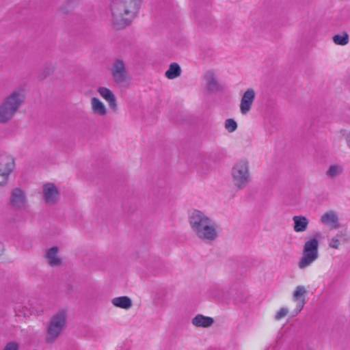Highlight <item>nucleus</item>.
I'll return each instance as SVG.
<instances>
[{
    "label": "nucleus",
    "instance_id": "nucleus-26",
    "mask_svg": "<svg viewBox=\"0 0 350 350\" xmlns=\"http://www.w3.org/2000/svg\"><path fill=\"white\" fill-rule=\"evenodd\" d=\"M288 312V310L286 307H282L275 313V319L279 321L285 317Z\"/></svg>",
    "mask_w": 350,
    "mask_h": 350
},
{
    "label": "nucleus",
    "instance_id": "nucleus-7",
    "mask_svg": "<svg viewBox=\"0 0 350 350\" xmlns=\"http://www.w3.org/2000/svg\"><path fill=\"white\" fill-rule=\"evenodd\" d=\"M110 73L113 81L118 85L129 84L131 77L127 71L126 63L122 59H116L111 64Z\"/></svg>",
    "mask_w": 350,
    "mask_h": 350
},
{
    "label": "nucleus",
    "instance_id": "nucleus-8",
    "mask_svg": "<svg viewBox=\"0 0 350 350\" xmlns=\"http://www.w3.org/2000/svg\"><path fill=\"white\" fill-rule=\"evenodd\" d=\"M10 204L16 210H23L27 206V200L25 193L19 188L14 189L10 195Z\"/></svg>",
    "mask_w": 350,
    "mask_h": 350
},
{
    "label": "nucleus",
    "instance_id": "nucleus-18",
    "mask_svg": "<svg viewBox=\"0 0 350 350\" xmlns=\"http://www.w3.org/2000/svg\"><path fill=\"white\" fill-rule=\"evenodd\" d=\"M347 234L344 231H338L334 236L332 237L328 240V245L330 248L334 250H339L342 244L347 242Z\"/></svg>",
    "mask_w": 350,
    "mask_h": 350
},
{
    "label": "nucleus",
    "instance_id": "nucleus-6",
    "mask_svg": "<svg viewBox=\"0 0 350 350\" xmlns=\"http://www.w3.org/2000/svg\"><path fill=\"white\" fill-rule=\"evenodd\" d=\"M317 233L316 236L307 240L303 246L301 256L298 262V267L300 269H305L312 265L319 258V241Z\"/></svg>",
    "mask_w": 350,
    "mask_h": 350
},
{
    "label": "nucleus",
    "instance_id": "nucleus-2",
    "mask_svg": "<svg viewBox=\"0 0 350 350\" xmlns=\"http://www.w3.org/2000/svg\"><path fill=\"white\" fill-rule=\"evenodd\" d=\"M142 0H113L111 5V21L114 27L129 25L137 15Z\"/></svg>",
    "mask_w": 350,
    "mask_h": 350
},
{
    "label": "nucleus",
    "instance_id": "nucleus-13",
    "mask_svg": "<svg viewBox=\"0 0 350 350\" xmlns=\"http://www.w3.org/2000/svg\"><path fill=\"white\" fill-rule=\"evenodd\" d=\"M320 221L322 224L329 227L330 229H338L340 226L338 213L333 210L325 212L321 216Z\"/></svg>",
    "mask_w": 350,
    "mask_h": 350
},
{
    "label": "nucleus",
    "instance_id": "nucleus-17",
    "mask_svg": "<svg viewBox=\"0 0 350 350\" xmlns=\"http://www.w3.org/2000/svg\"><path fill=\"white\" fill-rule=\"evenodd\" d=\"M345 166L342 163H335L330 164L325 171V176L330 180L336 179L343 175Z\"/></svg>",
    "mask_w": 350,
    "mask_h": 350
},
{
    "label": "nucleus",
    "instance_id": "nucleus-20",
    "mask_svg": "<svg viewBox=\"0 0 350 350\" xmlns=\"http://www.w3.org/2000/svg\"><path fill=\"white\" fill-rule=\"evenodd\" d=\"M0 169L9 173H12L14 169V158L10 154L0 155Z\"/></svg>",
    "mask_w": 350,
    "mask_h": 350
},
{
    "label": "nucleus",
    "instance_id": "nucleus-15",
    "mask_svg": "<svg viewBox=\"0 0 350 350\" xmlns=\"http://www.w3.org/2000/svg\"><path fill=\"white\" fill-rule=\"evenodd\" d=\"M44 256L47 264L52 267H60L62 264V258L59 255L58 247L55 246L48 249Z\"/></svg>",
    "mask_w": 350,
    "mask_h": 350
},
{
    "label": "nucleus",
    "instance_id": "nucleus-30",
    "mask_svg": "<svg viewBox=\"0 0 350 350\" xmlns=\"http://www.w3.org/2000/svg\"><path fill=\"white\" fill-rule=\"evenodd\" d=\"M3 244L0 242V256L3 254Z\"/></svg>",
    "mask_w": 350,
    "mask_h": 350
},
{
    "label": "nucleus",
    "instance_id": "nucleus-12",
    "mask_svg": "<svg viewBox=\"0 0 350 350\" xmlns=\"http://www.w3.org/2000/svg\"><path fill=\"white\" fill-rule=\"evenodd\" d=\"M44 200L47 204H53L57 202L59 193L57 187L51 183L43 185Z\"/></svg>",
    "mask_w": 350,
    "mask_h": 350
},
{
    "label": "nucleus",
    "instance_id": "nucleus-29",
    "mask_svg": "<svg viewBox=\"0 0 350 350\" xmlns=\"http://www.w3.org/2000/svg\"><path fill=\"white\" fill-rule=\"evenodd\" d=\"M10 176H5L3 174L0 175V187H3L7 185Z\"/></svg>",
    "mask_w": 350,
    "mask_h": 350
},
{
    "label": "nucleus",
    "instance_id": "nucleus-3",
    "mask_svg": "<svg viewBox=\"0 0 350 350\" xmlns=\"http://www.w3.org/2000/svg\"><path fill=\"white\" fill-rule=\"evenodd\" d=\"M68 310L61 308L54 312L46 325L44 340L47 344L54 343L63 334L68 324Z\"/></svg>",
    "mask_w": 350,
    "mask_h": 350
},
{
    "label": "nucleus",
    "instance_id": "nucleus-28",
    "mask_svg": "<svg viewBox=\"0 0 350 350\" xmlns=\"http://www.w3.org/2000/svg\"><path fill=\"white\" fill-rule=\"evenodd\" d=\"M208 291H209L210 295L213 297H219L221 293L219 286H211L209 288Z\"/></svg>",
    "mask_w": 350,
    "mask_h": 350
},
{
    "label": "nucleus",
    "instance_id": "nucleus-23",
    "mask_svg": "<svg viewBox=\"0 0 350 350\" xmlns=\"http://www.w3.org/2000/svg\"><path fill=\"white\" fill-rule=\"evenodd\" d=\"M204 79L208 88L211 90L218 88V82L216 73L213 70H208L204 74Z\"/></svg>",
    "mask_w": 350,
    "mask_h": 350
},
{
    "label": "nucleus",
    "instance_id": "nucleus-16",
    "mask_svg": "<svg viewBox=\"0 0 350 350\" xmlns=\"http://www.w3.org/2000/svg\"><path fill=\"white\" fill-rule=\"evenodd\" d=\"M293 229L296 233L305 232L309 227V219L302 215H294L292 217Z\"/></svg>",
    "mask_w": 350,
    "mask_h": 350
},
{
    "label": "nucleus",
    "instance_id": "nucleus-22",
    "mask_svg": "<svg viewBox=\"0 0 350 350\" xmlns=\"http://www.w3.org/2000/svg\"><path fill=\"white\" fill-rule=\"evenodd\" d=\"M182 70L177 63H172L165 73V77L168 79H174L180 76Z\"/></svg>",
    "mask_w": 350,
    "mask_h": 350
},
{
    "label": "nucleus",
    "instance_id": "nucleus-27",
    "mask_svg": "<svg viewBox=\"0 0 350 350\" xmlns=\"http://www.w3.org/2000/svg\"><path fill=\"white\" fill-rule=\"evenodd\" d=\"M19 347V344L17 342L12 341L5 345L3 350H18Z\"/></svg>",
    "mask_w": 350,
    "mask_h": 350
},
{
    "label": "nucleus",
    "instance_id": "nucleus-11",
    "mask_svg": "<svg viewBox=\"0 0 350 350\" xmlns=\"http://www.w3.org/2000/svg\"><path fill=\"white\" fill-rule=\"evenodd\" d=\"M307 290L304 286L298 285L293 293V301L296 303L295 314H298L306 304V295Z\"/></svg>",
    "mask_w": 350,
    "mask_h": 350
},
{
    "label": "nucleus",
    "instance_id": "nucleus-24",
    "mask_svg": "<svg viewBox=\"0 0 350 350\" xmlns=\"http://www.w3.org/2000/svg\"><path fill=\"white\" fill-rule=\"evenodd\" d=\"M332 40L336 45L345 46L349 42V37L347 32H342L340 34L334 35Z\"/></svg>",
    "mask_w": 350,
    "mask_h": 350
},
{
    "label": "nucleus",
    "instance_id": "nucleus-25",
    "mask_svg": "<svg viewBox=\"0 0 350 350\" xmlns=\"http://www.w3.org/2000/svg\"><path fill=\"white\" fill-rule=\"evenodd\" d=\"M225 129L229 132V133H233L237 129V123L236 121L232 118H228L226 120L224 123Z\"/></svg>",
    "mask_w": 350,
    "mask_h": 350
},
{
    "label": "nucleus",
    "instance_id": "nucleus-1",
    "mask_svg": "<svg viewBox=\"0 0 350 350\" xmlns=\"http://www.w3.org/2000/svg\"><path fill=\"white\" fill-rule=\"evenodd\" d=\"M189 224L193 235L206 244L215 242L221 232L219 224L213 218L198 210L191 213Z\"/></svg>",
    "mask_w": 350,
    "mask_h": 350
},
{
    "label": "nucleus",
    "instance_id": "nucleus-10",
    "mask_svg": "<svg viewBox=\"0 0 350 350\" xmlns=\"http://www.w3.org/2000/svg\"><path fill=\"white\" fill-rule=\"evenodd\" d=\"M91 113L95 117L105 118L109 113L106 105L98 97H92L90 100Z\"/></svg>",
    "mask_w": 350,
    "mask_h": 350
},
{
    "label": "nucleus",
    "instance_id": "nucleus-5",
    "mask_svg": "<svg viewBox=\"0 0 350 350\" xmlns=\"http://www.w3.org/2000/svg\"><path fill=\"white\" fill-rule=\"evenodd\" d=\"M232 184L238 190L245 189L252 181L250 161L247 158H241L234 161L231 170Z\"/></svg>",
    "mask_w": 350,
    "mask_h": 350
},
{
    "label": "nucleus",
    "instance_id": "nucleus-19",
    "mask_svg": "<svg viewBox=\"0 0 350 350\" xmlns=\"http://www.w3.org/2000/svg\"><path fill=\"white\" fill-rule=\"evenodd\" d=\"M213 318L198 314L191 319V324L196 327L207 328L213 325Z\"/></svg>",
    "mask_w": 350,
    "mask_h": 350
},
{
    "label": "nucleus",
    "instance_id": "nucleus-9",
    "mask_svg": "<svg viewBox=\"0 0 350 350\" xmlns=\"http://www.w3.org/2000/svg\"><path fill=\"white\" fill-rule=\"evenodd\" d=\"M256 94L253 88H248L243 93L239 105L240 112L242 115H246L250 112L255 100Z\"/></svg>",
    "mask_w": 350,
    "mask_h": 350
},
{
    "label": "nucleus",
    "instance_id": "nucleus-14",
    "mask_svg": "<svg viewBox=\"0 0 350 350\" xmlns=\"http://www.w3.org/2000/svg\"><path fill=\"white\" fill-rule=\"evenodd\" d=\"M96 92L108 103L109 107L111 109H117L116 97L109 88L105 86H99L97 88Z\"/></svg>",
    "mask_w": 350,
    "mask_h": 350
},
{
    "label": "nucleus",
    "instance_id": "nucleus-21",
    "mask_svg": "<svg viewBox=\"0 0 350 350\" xmlns=\"http://www.w3.org/2000/svg\"><path fill=\"white\" fill-rule=\"evenodd\" d=\"M111 302L113 306L124 310H129L133 306L131 299L127 296L114 297L111 299Z\"/></svg>",
    "mask_w": 350,
    "mask_h": 350
},
{
    "label": "nucleus",
    "instance_id": "nucleus-4",
    "mask_svg": "<svg viewBox=\"0 0 350 350\" xmlns=\"http://www.w3.org/2000/svg\"><path fill=\"white\" fill-rule=\"evenodd\" d=\"M25 98V90L18 88L8 95L0 104V123L5 124L14 116L23 104Z\"/></svg>",
    "mask_w": 350,
    "mask_h": 350
}]
</instances>
